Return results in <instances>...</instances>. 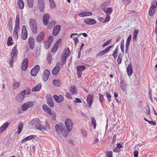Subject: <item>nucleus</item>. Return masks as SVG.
<instances>
[{"label":"nucleus","mask_w":157,"mask_h":157,"mask_svg":"<svg viewBox=\"0 0 157 157\" xmlns=\"http://www.w3.org/2000/svg\"><path fill=\"white\" fill-rule=\"evenodd\" d=\"M61 134L64 137H66L68 136V132L65 128L61 131Z\"/></svg>","instance_id":"nucleus-43"},{"label":"nucleus","mask_w":157,"mask_h":157,"mask_svg":"<svg viewBox=\"0 0 157 157\" xmlns=\"http://www.w3.org/2000/svg\"><path fill=\"white\" fill-rule=\"evenodd\" d=\"M106 97H107L108 99V101L109 102H110L111 101V95L108 92H106Z\"/></svg>","instance_id":"nucleus-52"},{"label":"nucleus","mask_w":157,"mask_h":157,"mask_svg":"<svg viewBox=\"0 0 157 157\" xmlns=\"http://www.w3.org/2000/svg\"><path fill=\"white\" fill-rule=\"evenodd\" d=\"M12 19L11 17L10 18V20L8 21V29L10 32H11L12 29Z\"/></svg>","instance_id":"nucleus-31"},{"label":"nucleus","mask_w":157,"mask_h":157,"mask_svg":"<svg viewBox=\"0 0 157 157\" xmlns=\"http://www.w3.org/2000/svg\"><path fill=\"white\" fill-rule=\"evenodd\" d=\"M65 125L67 128L68 132H70L73 128V123L71 120L69 118H67L65 122Z\"/></svg>","instance_id":"nucleus-3"},{"label":"nucleus","mask_w":157,"mask_h":157,"mask_svg":"<svg viewBox=\"0 0 157 157\" xmlns=\"http://www.w3.org/2000/svg\"><path fill=\"white\" fill-rule=\"evenodd\" d=\"M26 93V90H24L20 92L18 97V100L21 102L24 99Z\"/></svg>","instance_id":"nucleus-19"},{"label":"nucleus","mask_w":157,"mask_h":157,"mask_svg":"<svg viewBox=\"0 0 157 157\" xmlns=\"http://www.w3.org/2000/svg\"><path fill=\"white\" fill-rule=\"evenodd\" d=\"M43 109L47 113L50 115H52V113L50 108L46 105H43L42 106Z\"/></svg>","instance_id":"nucleus-27"},{"label":"nucleus","mask_w":157,"mask_h":157,"mask_svg":"<svg viewBox=\"0 0 157 157\" xmlns=\"http://www.w3.org/2000/svg\"><path fill=\"white\" fill-rule=\"evenodd\" d=\"M53 97L56 101L58 103H60L63 100V97L61 95L59 96L55 95L53 96Z\"/></svg>","instance_id":"nucleus-20"},{"label":"nucleus","mask_w":157,"mask_h":157,"mask_svg":"<svg viewBox=\"0 0 157 157\" xmlns=\"http://www.w3.org/2000/svg\"><path fill=\"white\" fill-rule=\"evenodd\" d=\"M44 36V33L43 31H41L37 36L36 41L38 42H41L43 40Z\"/></svg>","instance_id":"nucleus-21"},{"label":"nucleus","mask_w":157,"mask_h":157,"mask_svg":"<svg viewBox=\"0 0 157 157\" xmlns=\"http://www.w3.org/2000/svg\"><path fill=\"white\" fill-rule=\"evenodd\" d=\"M21 36L22 39L24 40H26L27 38V32H22Z\"/></svg>","instance_id":"nucleus-40"},{"label":"nucleus","mask_w":157,"mask_h":157,"mask_svg":"<svg viewBox=\"0 0 157 157\" xmlns=\"http://www.w3.org/2000/svg\"><path fill=\"white\" fill-rule=\"evenodd\" d=\"M34 105V102L32 101H29L24 103L22 106V110L24 111H26L30 107Z\"/></svg>","instance_id":"nucleus-4"},{"label":"nucleus","mask_w":157,"mask_h":157,"mask_svg":"<svg viewBox=\"0 0 157 157\" xmlns=\"http://www.w3.org/2000/svg\"><path fill=\"white\" fill-rule=\"evenodd\" d=\"M70 51L69 49V48H68L64 49L63 52V53L62 54L67 56H70Z\"/></svg>","instance_id":"nucleus-36"},{"label":"nucleus","mask_w":157,"mask_h":157,"mask_svg":"<svg viewBox=\"0 0 157 157\" xmlns=\"http://www.w3.org/2000/svg\"><path fill=\"white\" fill-rule=\"evenodd\" d=\"M62 67V65L60 64L59 62H58L56 63V65L55 67L57 69H60Z\"/></svg>","instance_id":"nucleus-64"},{"label":"nucleus","mask_w":157,"mask_h":157,"mask_svg":"<svg viewBox=\"0 0 157 157\" xmlns=\"http://www.w3.org/2000/svg\"><path fill=\"white\" fill-rule=\"evenodd\" d=\"M20 85V82H16L13 84V86L14 88L16 89L19 87Z\"/></svg>","instance_id":"nucleus-57"},{"label":"nucleus","mask_w":157,"mask_h":157,"mask_svg":"<svg viewBox=\"0 0 157 157\" xmlns=\"http://www.w3.org/2000/svg\"><path fill=\"white\" fill-rule=\"evenodd\" d=\"M93 96L92 94H89L87 97V102L88 104L89 107H90L93 101Z\"/></svg>","instance_id":"nucleus-18"},{"label":"nucleus","mask_w":157,"mask_h":157,"mask_svg":"<svg viewBox=\"0 0 157 157\" xmlns=\"http://www.w3.org/2000/svg\"><path fill=\"white\" fill-rule=\"evenodd\" d=\"M99 96L100 101L101 103H102L104 100V95L101 94H99Z\"/></svg>","instance_id":"nucleus-54"},{"label":"nucleus","mask_w":157,"mask_h":157,"mask_svg":"<svg viewBox=\"0 0 157 157\" xmlns=\"http://www.w3.org/2000/svg\"><path fill=\"white\" fill-rule=\"evenodd\" d=\"M155 9L150 8L149 10V15L151 16H152L155 12Z\"/></svg>","instance_id":"nucleus-56"},{"label":"nucleus","mask_w":157,"mask_h":157,"mask_svg":"<svg viewBox=\"0 0 157 157\" xmlns=\"http://www.w3.org/2000/svg\"><path fill=\"white\" fill-rule=\"evenodd\" d=\"M29 44L30 47L31 49H33L34 47V40L33 37H31L29 38Z\"/></svg>","instance_id":"nucleus-24"},{"label":"nucleus","mask_w":157,"mask_h":157,"mask_svg":"<svg viewBox=\"0 0 157 157\" xmlns=\"http://www.w3.org/2000/svg\"><path fill=\"white\" fill-rule=\"evenodd\" d=\"M139 30L136 29L134 30L133 35V40L134 41H136L137 39V36L139 33Z\"/></svg>","instance_id":"nucleus-30"},{"label":"nucleus","mask_w":157,"mask_h":157,"mask_svg":"<svg viewBox=\"0 0 157 157\" xmlns=\"http://www.w3.org/2000/svg\"><path fill=\"white\" fill-rule=\"evenodd\" d=\"M120 85L121 89L124 91H126L127 89V85L126 82L123 79L120 80Z\"/></svg>","instance_id":"nucleus-8"},{"label":"nucleus","mask_w":157,"mask_h":157,"mask_svg":"<svg viewBox=\"0 0 157 157\" xmlns=\"http://www.w3.org/2000/svg\"><path fill=\"white\" fill-rule=\"evenodd\" d=\"M20 17L19 15H17L16 17L15 24L14 27L19 28Z\"/></svg>","instance_id":"nucleus-32"},{"label":"nucleus","mask_w":157,"mask_h":157,"mask_svg":"<svg viewBox=\"0 0 157 157\" xmlns=\"http://www.w3.org/2000/svg\"><path fill=\"white\" fill-rule=\"evenodd\" d=\"M38 6L41 12H43L44 9L45 3L44 0H38Z\"/></svg>","instance_id":"nucleus-11"},{"label":"nucleus","mask_w":157,"mask_h":157,"mask_svg":"<svg viewBox=\"0 0 157 157\" xmlns=\"http://www.w3.org/2000/svg\"><path fill=\"white\" fill-rule=\"evenodd\" d=\"M15 59H13V58H11V60L9 62V65H10V66L11 67H12L13 66V62H14V60Z\"/></svg>","instance_id":"nucleus-60"},{"label":"nucleus","mask_w":157,"mask_h":157,"mask_svg":"<svg viewBox=\"0 0 157 157\" xmlns=\"http://www.w3.org/2000/svg\"><path fill=\"white\" fill-rule=\"evenodd\" d=\"M113 47L112 46H109L107 47L104 50L100 52L96 55V57H98L100 56H102L107 53L110 50L111 48Z\"/></svg>","instance_id":"nucleus-5"},{"label":"nucleus","mask_w":157,"mask_h":157,"mask_svg":"<svg viewBox=\"0 0 157 157\" xmlns=\"http://www.w3.org/2000/svg\"><path fill=\"white\" fill-rule=\"evenodd\" d=\"M103 11L106 13L107 15L110 14L113 11V9L112 8H107L104 9Z\"/></svg>","instance_id":"nucleus-35"},{"label":"nucleus","mask_w":157,"mask_h":157,"mask_svg":"<svg viewBox=\"0 0 157 157\" xmlns=\"http://www.w3.org/2000/svg\"><path fill=\"white\" fill-rule=\"evenodd\" d=\"M121 48L122 52L124 53V40H122L121 42Z\"/></svg>","instance_id":"nucleus-58"},{"label":"nucleus","mask_w":157,"mask_h":157,"mask_svg":"<svg viewBox=\"0 0 157 157\" xmlns=\"http://www.w3.org/2000/svg\"><path fill=\"white\" fill-rule=\"evenodd\" d=\"M61 39H59L56 42L54 46H56L58 48L61 46Z\"/></svg>","instance_id":"nucleus-46"},{"label":"nucleus","mask_w":157,"mask_h":157,"mask_svg":"<svg viewBox=\"0 0 157 157\" xmlns=\"http://www.w3.org/2000/svg\"><path fill=\"white\" fill-rule=\"evenodd\" d=\"M122 59V54L121 53H119L118 56V58L117 59V62L118 64H120L121 63Z\"/></svg>","instance_id":"nucleus-42"},{"label":"nucleus","mask_w":157,"mask_h":157,"mask_svg":"<svg viewBox=\"0 0 157 157\" xmlns=\"http://www.w3.org/2000/svg\"><path fill=\"white\" fill-rule=\"evenodd\" d=\"M86 67L84 66L80 65L77 67V71H82L86 69Z\"/></svg>","instance_id":"nucleus-50"},{"label":"nucleus","mask_w":157,"mask_h":157,"mask_svg":"<svg viewBox=\"0 0 157 157\" xmlns=\"http://www.w3.org/2000/svg\"><path fill=\"white\" fill-rule=\"evenodd\" d=\"M50 7L51 9L54 8L56 7V4L53 0L50 2Z\"/></svg>","instance_id":"nucleus-53"},{"label":"nucleus","mask_w":157,"mask_h":157,"mask_svg":"<svg viewBox=\"0 0 157 157\" xmlns=\"http://www.w3.org/2000/svg\"><path fill=\"white\" fill-rule=\"evenodd\" d=\"M67 56L62 54L61 56V59L63 62V64H64L66 63Z\"/></svg>","instance_id":"nucleus-49"},{"label":"nucleus","mask_w":157,"mask_h":157,"mask_svg":"<svg viewBox=\"0 0 157 157\" xmlns=\"http://www.w3.org/2000/svg\"><path fill=\"white\" fill-rule=\"evenodd\" d=\"M61 29V26L57 25L55 26L53 29V35L54 36L57 35L59 33Z\"/></svg>","instance_id":"nucleus-14"},{"label":"nucleus","mask_w":157,"mask_h":157,"mask_svg":"<svg viewBox=\"0 0 157 157\" xmlns=\"http://www.w3.org/2000/svg\"><path fill=\"white\" fill-rule=\"evenodd\" d=\"M27 6L29 7L32 8L33 7V0H27Z\"/></svg>","instance_id":"nucleus-38"},{"label":"nucleus","mask_w":157,"mask_h":157,"mask_svg":"<svg viewBox=\"0 0 157 157\" xmlns=\"http://www.w3.org/2000/svg\"><path fill=\"white\" fill-rule=\"evenodd\" d=\"M106 157H113L112 152L110 151H107L106 153Z\"/></svg>","instance_id":"nucleus-51"},{"label":"nucleus","mask_w":157,"mask_h":157,"mask_svg":"<svg viewBox=\"0 0 157 157\" xmlns=\"http://www.w3.org/2000/svg\"><path fill=\"white\" fill-rule=\"evenodd\" d=\"M30 124L34 125L36 128L38 129H43L41 121L38 118H34L30 122Z\"/></svg>","instance_id":"nucleus-1"},{"label":"nucleus","mask_w":157,"mask_h":157,"mask_svg":"<svg viewBox=\"0 0 157 157\" xmlns=\"http://www.w3.org/2000/svg\"><path fill=\"white\" fill-rule=\"evenodd\" d=\"M75 103H81L82 102L81 100L79 98H76L75 100L73 101Z\"/></svg>","instance_id":"nucleus-63"},{"label":"nucleus","mask_w":157,"mask_h":157,"mask_svg":"<svg viewBox=\"0 0 157 157\" xmlns=\"http://www.w3.org/2000/svg\"><path fill=\"white\" fill-rule=\"evenodd\" d=\"M36 135H30L27 137L28 140L36 138Z\"/></svg>","instance_id":"nucleus-59"},{"label":"nucleus","mask_w":157,"mask_h":157,"mask_svg":"<svg viewBox=\"0 0 157 157\" xmlns=\"http://www.w3.org/2000/svg\"><path fill=\"white\" fill-rule=\"evenodd\" d=\"M127 72L128 76H130L132 73L133 69L131 63L129 64L127 68Z\"/></svg>","instance_id":"nucleus-25"},{"label":"nucleus","mask_w":157,"mask_h":157,"mask_svg":"<svg viewBox=\"0 0 157 157\" xmlns=\"http://www.w3.org/2000/svg\"><path fill=\"white\" fill-rule=\"evenodd\" d=\"M17 5L20 9H22L24 7V4L22 0H18L17 1Z\"/></svg>","instance_id":"nucleus-33"},{"label":"nucleus","mask_w":157,"mask_h":157,"mask_svg":"<svg viewBox=\"0 0 157 157\" xmlns=\"http://www.w3.org/2000/svg\"><path fill=\"white\" fill-rule=\"evenodd\" d=\"M84 21L86 24L89 25H94L96 22L94 19L89 18H85Z\"/></svg>","instance_id":"nucleus-15"},{"label":"nucleus","mask_w":157,"mask_h":157,"mask_svg":"<svg viewBox=\"0 0 157 157\" xmlns=\"http://www.w3.org/2000/svg\"><path fill=\"white\" fill-rule=\"evenodd\" d=\"M132 38V36L130 35L128 37L125 44V53H127L128 51V47L130 43Z\"/></svg>","instance_id":"nucleus-23"},{"label":"nucleus","mask_w":157,"mask_h":157,"mask_svg":"<svg viewBox=\"0 0 157 157\" xmlns=\"http://www.w3.org/2000/svg\"><path fill=\"white\" fill-rule=\"evenodd\" d=\"M28 64V59L27 58L24 59L21 66L22 69L24 71H26L27 68Z\"/></svg>","instance_id":"nucleus-17"},{"label":"nucleus","mask_w":157,"mask_h":157,"mask_svg":"<svg viewBox=\"0 0 157 157\" xmlns=\"http://www.w3.org/2000/svg\"><path fill=\"white\" fill-rule=\"evenodd\" d=\"M18 51L17 49V45L14 46L12 50L10 53L11 58L15 59L18 55Z\"/></svg>","instance_id":"nucleus-6"},{"label":"nucleus","mask_w":157,"mask_h":157,"mask_svg":"<svg viewBox=\"0 0 157 157\" xmlns=\"http://www.w3.org/2000/svg\"><path fill=\"white\" fill-rule=\"evenodd\" d=\"M23 127V123L22 122L20 121L19 122L18 126V130L17 131V133L18 134H19L21 132Z\"/></svg>","instance_id":"nucleus-26"},{"label":"nucleus","mask_w":157,"mask_h":157,"mask_svg":"<svg viewBox=\"0 0 157 157\" xmlns=\"http://www.w3.org/2000/svg\"><path fill=\"white\" fill-rule=\"evenodd\" d=\"M9 125V123L6 122L2 125L0 127V133H1L3 132L8 127Z\"/></svg>","instance_id":"nucleus-22"},{"label":"nucleus","mask_w":157,"mask_h":157,"mask_svg":"<svg viewBox=\"0 0 157 157\" xmlns=\"http://www.w3.org/2000/svg\"><path fill=\"white\" fill-rule=\"evenodd\" d=\"M13 40V39L12 37L10 36L8 39L7 41V45H8L11 46L13 44V42L12 41Z\"/></svg>","instance_id":"nucleus-44"},{"label":"nucleus","mask_w":157,"mask_h":157,"mask_svg":"<svg viewBox=\"0 0 157 157\" xmlns=\"http://www.w3.org/2000/svg\"><path fill=\"white\" fill-rule=\"evenodd\" d=\"M19 28L16 27H14V30L13 31V35L14 36V37L15 39H17L18 36V32L19 30Z\"/></svg>","instance_id":"nucleus-34"},{"label":"nucleus","mask_w":157,"mask_h":157,"mask_svg":"<svg viewBox=\"0 0 157 157\" xmlns=\"http://www.w3.org/2000/svg\"><path fill=\"white\" fill-rule=\"evenodd\" d=\"M157 1L155 0L152 3V5L150 8L152 9H155L157 8Z\"/></svg>","instance_id":"nucleus-41"},{"label":"nucleus","mask_w":157,"mask_h":157,"mask_svg":"<svg viewBox=\"0 0 157 157\" xmlns=\"http://www.w3.org/2000/svg\"><path fill=\"white\" fill-rule=\"evenodd\" d=\"M41 87V83H39L35 87H34L32 89V90L33 92L38 91L40 90Z\"/></svg>","instance_id":"nucleus-29"},{"label":"nucleus","mask_w":157,"mask_h":157,"mask_svg":"<svg viewBox=\"0 0 157 157\" xmlns=\"http://www.w3.org/2000/svg\"><path fill=\"white\" fill-rule=\"evenodd\" d=\"M50 17V16L48 13H45L44 15L43 22L45 25H46L48 24Z\"/></svg>","instance_id":"nucleus-13"},{"label":"nucleus","mask_w":157,"mask_h":157,"mask_svg":"<svg viewBox=\"0 0 157 157\" xmlns=\"http://www.w3.org/2000/svg\"><path fill=\"white\" fill-rule=\"evenodd\" d=\"M50 75V71L48 69H46L44 71V74L43 75L42 78L43 81L46 82L48 79Z\"/></svg>","instance_id":"nucleus-12"},{"label":"nucleus","mask_w":157,"mask_h":157,"mask_svg":"<svg viewBox=\"0 0 157 157\" xmlns=\"http://www.w3.org/2000/svg\"><path fill=\"white\" fill-rule=\"evenodd\" d=\"M53 37L52 36H50L48 40L45 43L44 46L46 49H48L50 46L53 40Z\"/></svg>","instance_id":"nucleus-9"},{"label":"nucleus","mask_w":157,"mask_h":157,"mask_svg":"<svg viewBox=\"0 0 157 157\" xmlns=\"http://www.w3.org/2000/svg\"><path fill=\"white\" fill-rule=\"evenodd\" d=\"M29 24L31 30L34 33H37L36 23V21L33 19L31 18L29 20Z\"/></svg>","instance_id":"nucleus-2"},{"label":"nucleus","mask_w":157,"mask_h":157,"mask_svg":"<svg viewBox=\"0 0 157 157\" xmlns=\"http://www.w3.org/2000/svg\"><path fill=\"white\" fill-rule=\"evenodd\" d=\"M110 16L109 15H107L106 18L103 21V23H105L109 22L110 21Z\"/></svg>","instance_id":"nucleus-55"},{"label":"nucleus","mask_w":157,"mask_h":157,"mask_svg":"<svg viewBox=\"0 0 157 157\" xmlns=\"http://www.w3.org/2000/svg\"><path fill=\"white\" fill-rule=\"evenodd\" d=\"M40 67L38 65H36L31 71V73L32 76H35L37 74L40 70Z\"/></svg>","instance_id":"nucleus-10"},{"label":"nucleus","mask_w":157,"mask_h":157,"mask_svg":"<svg viewBox=\"0 0 157 157\" xmlns=\"http://www.w3.org/2000/svg\"><path fill=\"white\" fill-rule=\"evenodd\" d=\"M111 42V40H108L106 42L104 43L102 45V47H104L109 44Z\"/></svg>","instance_id":"nucleus-61"},{"label":"nucleus","mask_w":157,"mask_h":157,"mask_svg":"<svg viewBox=\"0 0 157 157\" xmlns=\"http://www.w3.org/2000/svg\"><path fill=\"white\" fill-rule=\"evenodd\" d=\"M46 98L48 105L51 107L54 106V104L51 96L49 94L47 95Z\"/></svg>","instance_id":"nucleus-16"},{"label":"nucleus","mask_w":157,"mask_h":157,"mask_svg":"<svg viewBox=\"0 0 157 157\" xmlns=\"http://www.w3.org/2000/svg\"><path fill=\"white\" fill-rule=\"evenodd\" d=\"M91 119L92 120V121L91 122V125L92 126H94V129H95L96 125V121L95 119V117H92Z\"/></svg>","instance_id":"nucleus-37"},{"label":"nucleus","mask_w":157,"mask_h":157,"mask_svg":"<svg viewBox=\"0 0 157 157\" xmlns=\"http://www.w3.org/2000/svg\"><path fill=\"white\" fill-rule=\"evenodd\" d=\"M63 124L62 123H60L59 124H56L55 128L58 134H61V131L64 129V127H63Z\"/></svg>","instance_id":"nucleus-7"},{"label":"nucleus","mask_w":157,"mask_h":157,"mask_svg":"<svg viewBox=\"0 0 157 157\" xmlns=\"http://www.w3.org/2000/svg\"><path fill=\"white\" fill-rule=\"evenodd\" d=\"M70 90L72 94L76 95L77 94L78 92L77 90V88L75 85L71 86L70 87Z\"/></svg>","instance_id":"nucleus-28"},{"label":"nucleus","mask_w":157,"mask_h":157,"mask_svg":"<svg viewBox=\"0 0 157 157\" xmlns=\"http://www.w3.org/2000/svg\"><path fill=\"white\" fill-rule=\"evenodd\" d=\"M74 42H75V46H77V44L78 43L79 40L77 37H75L73 39Z\"/></svg>","instance_id":"nucleus-62"},{"label":"nucleus","mask_w":157,"mask_h":157,"mask_svg":"<svg viewBox=\"0 0 157 157\" xmlns=\"http://www.w3.org/2000/svg\"><path fill=\"white\" fill-rule=\"evenodd\" d=\"M53 84L56 86H59L61 84L60 81L59 80H54L53 81Z\"/></svg>","instance_id":"nucleus-39"},{"label":"nucleus","mask_w":157,"mask_h":157,"mask_svg":"<svg viewBox=\"0 0 157 157\" xmlns=\"http://www.w3.org/2000/svg\"><path fill=\"white\" fill-rule=\"evenodd\" d=\"M47 60L49 63H50L52 60V56L50 52H48L47 55Z\"/></svg>","instance_id":"nucleus-48"},{"label":"nucleus","mask_w":157,"mask_h":157,"mask_svg":"<svg viewBox=\"0 0 157 157\" xmlns=\"http://www.w3.org/2000/svg\"><path fill=\"white\" fill-rule=\"evenodd\" d=\"M59 70H60L59 69H57V68L55 67L53 69L52 71V74L54 75H57L58 73Z\"/></svg>","instance_id":"nucleus-45"},{"label":"nucleus","mask_w":157,"mask_h":157,"mask_svg":"<svg viewBox=\"0 0 157 157\" xmlns=\"http://www.w3.org/2000/svg\"><path fill=\"white\" fill-rule=\"evenodd\" d=\"M109 4V3L108 2H106L103 3L101 5V8L103 10L104 9H105V7L108 6Z\"/></svg>","instance_id":"nucleus-47"}]
</instances>
